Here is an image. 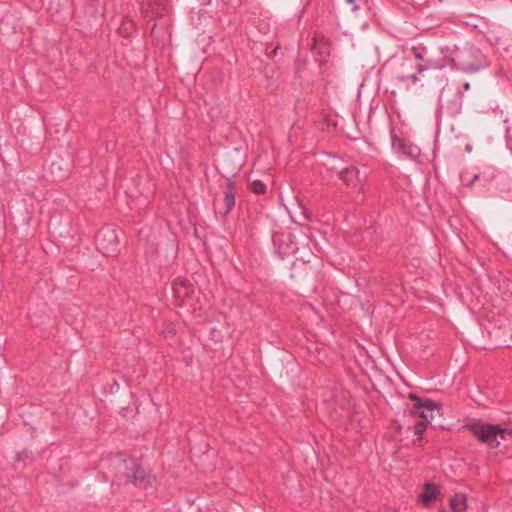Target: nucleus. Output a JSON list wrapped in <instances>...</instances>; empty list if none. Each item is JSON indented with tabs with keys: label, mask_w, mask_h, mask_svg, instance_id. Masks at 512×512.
<instances>
[{
	"label": "nucleus",
	"mask_w": 512,
	"mask_h": 512,
	"mask_svg": "<svg viewBox=\"0 0 512 512\" xmlns=\"http://www.w3.org/2000/svg\"><path fill=\"white\" fill-rule=\"evenodd\" d=\"M409 398L412 402L410 413L422 418V421L415 425V434L421 435L426 424H430L433 427L441 426L438 420L441 418L442 413L437 403L427 398L422 399L415 394H410Z\"/></svg>",
	"instance_id": "1"
},
{
	"label": "nucleus",
	"mask_w": 512,
	"mask_h": 512,
	"mask_svg": "<svg viewBox=\"0 0 512 512\" xmlns=\"http://www.w3.org/2000/svg\"><path fill=\"white\" fill-rule=\"evenodd\" d=\"M172 293L175 304L185 308L188 312H195L204 306L205 297L186 279L176 278L173 280Z\"/></svg>",
	"instance_id": "2"
},
{
	"label": "nucleus",
	"mask_w": 512,
	"mask_h": 512,
	"mask_svg": "<svg viewBox=\"0 0 512 512\" xmlns=\"http://www.w3.org/2000/svg\"><path fill=\"white\" fill-rule=\"evenodd\" d=\"M474 435L482 442L486 443L491 448L499 446L502 440L507 436H512V430L508 428H500L492 424H474L472 426Z\"/></svg>",
	"instance_id": "3"
},
{
	"label": "nucleus",
	"mask_w": 512,
	"mask_h": 512,
	"mask_svg": "<svg viewBox=\"0 0 512 512\" xmlns=\"http://www.w3.org/2000/svg\"><path fill=\"white\" fill-rule=\"evenodd\" d=\"M96 243L101 253L106 256H113L118 252V237L112 228L102 229L96 237Z\"/></svg>",
	"instance_id": "4"
},
{
	"label": "nucleus",
	"mask_w": 512,
	"mask_h": 512,
	"mask_svg": "<svg viewBox=\"0 0 512 512\" xmlns=\"http://www.w3.org/2000/svg\"><path fill=\"white\" fill-rule=\"evenodd\" d=\"M123 470L127 479L136 486L146 487L151 483L150 475L140 468L134 459L124 460Z\"/></svg>",
	"instance_id": "5"
},
{
	"label": "nucleus",
	"mask_w": 512,
	"mask_h": 512,
	"mask_svg": "<svg viewBox=\"0 0 512 512\" xmlns=\"http://www.w3.org/2000/svg\"><path fill=\"white\" fill-rule=\"evenodd\" d=\"M340 176L348 189V193L360 194L362 192L365 177L360 176V171L357 168H346Z\"/></svg>",
	"instance_id": "6"
},
{
	"label": "nucleus",
	"mask_w": 512,
	"mask_h": 512,
	"mask_svg": "<svg viewBox=\"0 0 512 512\" xmlns=\"http://www.w3.org/2000/svg\"><path fill=\"white\" fill-rule=\"evenodd\" d=\"M392 148L395 152L407 155L409 157H417L420 150L417 146L410 143L404 138L392 135Z\"/></svg>",
	"instance_id": "7"
},
{
	"label": "nucleus",
	"mask_w": 512,
	"mask_h": 512,
	"mask_svg": "<svg viewBox=\"0 0 512 512\" xmlns=\"http://www.w3.org/2000/svg\"><path fill=\"white\" fill-rule=\"evenodd\" d=\"M162 4L163 0H143L141 3L143 11L150 16L160 14Z\"/></svg>",
	"instance_id": "8"
},
{
	"label": "nucleus",
	"mask_w": 512,
	"mask_h": 512,
	"mask_svg": "<svg viewBox=\"0 0 512 512\" xmlns=\"http://www.w3.org/2000/svg\"><path fill=\"white\" fill-rule=\"evenodd\" d=\"M439 493V486L433 483H427L424 487V491L420 496L422 504H428L434 500Z\"/></svg>",
	"instance_id": "9"
},
{
	"label": "nucleus",
	"mask_w": 512,
	"mask_h": 512,
	"mask_svg": "<svg viewBox=\"0 0 512 512\" xmlns=\"http://www.w3.org/2000/svg\"><path fill=\"white\" fill-rule=\"evenodd\" d=\"M450 508L453 512H464L467 508V497L464 493H456L450 499Z\"/></svg>",
	"instance_id": "10"
},
{
	"label": "nucleus",
	"mask_w": 512,
	"mask_h": 512,
	"mask_svg": "<svg viewBox=\"0 0 512 512\" xmlns=\"http://www.w3.org/2000/svg\"><path fill=\"white\" fill-rule=\"evenodd\" d=\"M223 201H224L225 207L222 212L224 214H227L228 212L231 211V209L234 207V204H235V198H234V194L232 192L231 184H229L227 189L224 191Z\"/></svg>",
	"instance_id": "11"
},
{
	"label": "nucleus",
	"mask_w": 512,
	"mask_h": 512,
	"mask_svg": "<svg viewBox=\"0 0 512 512\" xmlns=\"http://www.w3.org/2000/svg\"><path fill=\"white\" fill-rule=\"evenodd\" d=\"M450 66L452 68L461 69L465 72H474V71H477L479 68V66L477 64L466 63V62L462 61L461 59H459L457 62L454 58L450 59Z\"/></svg>",
	"instance_id": "12"
},
{
	"label": "nucleus",
	"mask_w": 512,
	"mask_h": 512,
	"mask_svg": "<svg viewBox=\"0 0 512 512\" xmlns=\"http://www.w3.org/2000/svg\"><path fill=\"white\" fill-rule=\"evenodd\" d=\"M447 66L446 63H442L438 60H431L429 61L428 65H418L417 67V73H422L427 69L433 68V69H443Z\"/></svg>",
	"instance_id": "13"
},
{
	"label": "nucleus",
	"mask_w": 512,
	"mask_h": 512,
	"mask_svg": "<svg viewBox=\"0 0 512 512\" xmlns=\"http://www.w3.org/2000/svg\"><path fill=\"white\" fill-rule=\"evenodd\" d=\"M281 237H286L287 239L291 240L290 234H287V235L283 234ZM297 249H298L297 246L292 241H290V244H288L286 247H284V248L279 247V252L282 255H288L291 253H295L297 251Z\"/></svg>",
	"instance_id": "14"
},
{
	"label": "nucleus",
	"mask_w": 512,
	"mask_h": 512,
	"mask_svg": "<svg viewBox=\"0 0 512 512\" xmlns=\"http://www.w3.org/2000/svg\"><path fill=\"white\" fill-rule=\"evenodd\" d=\"M251 189L256 194H262L266 190V185L261 180H254L251 182Z\"/></svg>",
	"instance_id": "15"
},
{
	"label": "nucleus",
	"mask_w": 512,
	"mask_h": 512,
	"mask_svg": "<svg viewBox=\"0 0 512 512\" xmlns=\"http://www.w3.org/2000/svg\"><path fill=\"white\" fill-rule=\"evenodd\" d=\"M399 80H400L401 82H405V81H408V80H409V81H411L413 84H415V83L418 81V77H417V74L415 73V74H412V75H410V76H408V77L402 76V77H400V78H399Z\"/></svg>",
	"instance_id": "16"
},
{
	"label": "nucleus",
	"mask_w": 512,
	"mask_h": 512,
	"mask_svg": "<svg viewBox=\"0 0 512 512\" xmlns=\"http://www.w3.org/2000/svg\"><path fill=\"white\" fill-rule=\"evenodd\" d=\"M473 53H474V51L472 49H469V50L462 51L460 54H461V57H464L466 54L472 55Z\"/></svg>",
	"instance_id": "17"
},
{
	"label": "nucleus",
	"mask_w": 512,
	"mask_h": 512,
	"mask_svg": "<svg viewBox=\"0 0 512 512\" xmlns=\"http://www.w3.org/2000/svg\"><path fill=\"white\" fill-rule=\"evenodd\" d=\"M498 345L510 346V344L508 343V341L506 339L499 340Z\"/></svg>",
	"instance_id": "18"
},
{
	"label": "nucleus",
	"mask_w": 512,
	"mask_h": 512,
	"mask_svg": "<svg viewBox=\"0 0 512 512\" xmlns=\"http://www.w3.org/2000/svg\"><path fill=\"white\" fill-rule=\"evenodd\" d=\"M415 58H416L417 60H422V59H423V56H422V54H421L420 52H416V51H415Z\"/></svg>",
	"instance_id": "19"
},
{
	"label": "nucleus",
	"mask_w": 512,
	"mask_h": 512,
	"mask_svg": "<svg viewBox=\"0 0 512 512\" xmlns=\"http://www.w3.org/2000/svg\"><path fill=\"white\" fill-rule=\"evenodd\" d=\"M280 241V237L275 236L274 237V243L277 245V243Z\"/></svg>",
	"instance_id": "20"
},
{
	"label": "nucleus",
	"mask_w": 512,
	"mask_h": 512,
	"mask_svg": "<svg viewBox=\"0 0 512 512\" xmlns=\"http://www.w3.org/2000/svg\"><path fill=\"white\" fill-rule=\"evenodd\" d=\"M469 88H470L469 83H465V84H464V89H465V90H469Z\"/></svg>",
	"instance_id": "21"
},
{
	"label": "nucleus",
	"mask_w": 512,
	"mask_h": 512,
	"mask_svg": "<svg viewBox=\"0 0 512 512\" xmlns=\"http://www.w3.org/2000/svg\"><path fill=\"white\" fill-rule=\"evenodd\" d=\"M21 457H22V454H19V455L17 456V459H16V460H17V461H19Z\"/></svg>",
	"instance_id": "22"
},
{
	"label": "nucleus",
	"mask_w": 512,
	"mask_h": 512,
	"mask_svg": "<svg viewBox=\"0 0 512 512\" xmlns=\"http://www.w3.org/2000/svg\"><path fill=\"white\" fill-rule=\"evenodd\" d=\"M349 3H353L354 1L353 0H347Z\"/></svg>",
	"instance_id": "23"
}]
</instances>
